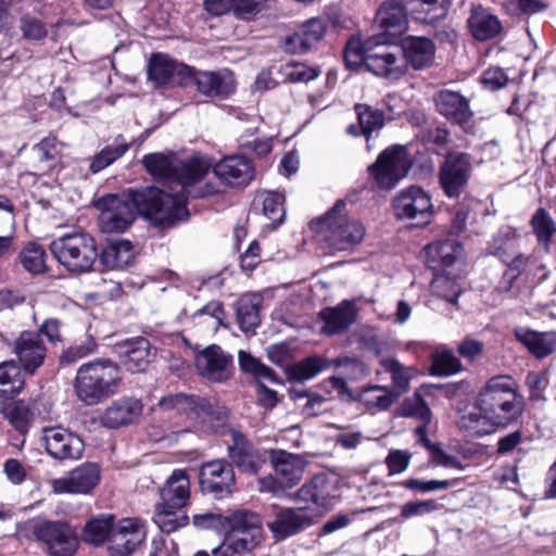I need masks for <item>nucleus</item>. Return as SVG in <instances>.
<instances>
[{"mask_svg":"<svg viewBox=\"0 0 556 556\" xmlns=\"http://www.w3.org/2000/svg\"><path fill=\"white\" fill-rule=\"evenodd\" d=\"M146 170L156 180L176 182L180 190L166 192L155 186L126 189L121 193H108L93 202L94 208H186L188 199H201L218 192L215 185L198 186L211 168L206 159L194 155L176 161L174 155L149 153L143 155Z\"/></svg>","mask_w":556,"mask_h":556,"instance_id":"f257e3e1","label":"nucleus"},{"mask_svg":"<svg viewBox=\"0 0 556 556\" xmlns=\"http://www.w3.org/2000/svg\"><path fill=\"white\" fill-rule=\"evenodd\" d=\"M239 367L256 380L257 403L266 409L276 406L277 392L267 388L265 383L281 384L282 379L269 366L244 351L239 352Z\"/></svg>","mask_w":556,"mask_h":556,"instance_id":"ddd939ff","label":"nucleus"},{"mask_svg":"<svg viewBox=\"0 0 556 556\" xmlns=\"http://www.w3.org/2000/svg\"><path fill=\"white\" fill-rule=\"evenodd\" d=\"M412 18L418 23L433 25L446 18L451 0H401Z\"/></svg>","mask_w":556,"mask_h":556,"instance_id":"4c0bfd02","label":"nucleus"},{"mask_svg":"<svg viewBox=\"0 0 556 556\" xmlns=\"http://www.w3.org/2000/svg\"><path fill=\"white\" fill-rule=\"evenodd\" d=\"M477 405L500 428L518 421L525 410L523 397L517 392L509 376H496L488 380L477 396Z\"/></svg>","mask_w":556,"mask_h":556,"instance_id":"f03ea898","label":"nucleus"},{"mask_svg":"<svg viewBox=\"0 0 556 556\" xmlns=\"http://www.w3.org/2000/svg\"><path fill=\"white\" fill-rule=\"evenodd\" d=\"M22 367L15 361L0 364V394L4 399H13L24 389L25 378Z\"/></svg>","mask_w":556,"mask_h":556,"instance_id":"37998d69","label":"nucleus"},{"mask_svg":"<svg viewBox=\"0 0 556 556\" xmlns=\"http://www.w3.org/2000/svg\"><path fill=\"white\" fill-rule=\"evenodd\" d=\"M31 533L47 545L51 556H73L78 547L75 531L63 521L35 520Z\"/></svg>","mask_w":556,"mask_h":556,"instance_id":"9b49d317","label":"nucleus"},{"mask_svg":"<svg viewBox=\"0 0 556 556\" xmlns=\"http://www.w3.org/2000/svg\"><path fill=\"white\" fill-rule=\"evenodd\" d=\"M353 111L357 123L350 124L345 132L351 137H364L367 150H370V140L378 135L386 126L387 117L382 109L375 108L367 103H355Z\"/></svg>","mask_w":556,"mask_h":556,"instance_id":"393cba45","label":"nucleus"},{"mask_svg":"<svg viewBox=\"0 0 556 556\" xmlns=\"http://www.w3.org/2000/svg\"><path fill=\"white\" fill-rule=\"evenodd\" d=\"M262 299L257 294L241 296L236 304L237 320L243 332H254L261 324L260 305Z\"/></svg>","mask_w":556,"mask_h":556,"instance_id":"a19ab883","label":"nucleus"},{"mask_svg":"<svg viewBox=\"0 0 556 556\" xmlns=\"http://www.w3.org/2000/svg\"><path fill=\"white\" fill-rule=\"evenodd\" d=\"M516 233L509 228L502 229L498 235L494 237L493 244L490 247V253L496 255L507 265V269L503 274L501 287L505 291L510 290L514 281L518 278L527 264V258L516 253Z\"/></svg>","mask_w":556,"mask_h":556,"instance_id":"f8f14e48","label":"nucleus"},{"mask_svg":"<svg viewBox=\"0 0 556 556\" xmlns=\"http://www.w3.org/2000/svg\"><path fill=\"white\" fill-rule=\"evenodd\" d=\"M198 372L212 382H224L231 376L233 357L220 346L211 344L195 356Z\"/></svg>","mask_w":556,"mask_h":556,"instance_id":"412c9836","label":"nucleus"},{"mask_svg":"<svg viewBox=\"0 0 556 556\" xmlns=\"http://www.w3.org/2000/svg\"><path fill=\"white\" fill-rule=\"evenodd\" d=\"M324 483L325 481L321 478H314L298 491L299 500L311 501L317 506H325L326 494L324 492Z\"/></svg>","mask_w":556,"mask_h":556,"instance_id":"774afa93","label":"nucleus"},{"mask_svg":"<svg viewBox=\"0 0 556 556\" xmlns=\"http://www.w3.org/2000/svg\"><path fill=\"white\" fill-rule=\"evenodd\" d=\"M516 339L536 358L549 355L554 350V334L536 332L529 328L518 327L514 331Z\"/></svg>","mask_w":556,"mask_h":556,"instance_id":"58836bf2","label":"nucleus"},{"mask_svg":"<svg viewBox=\"0 0 556 556\" xmlns=\"http://www.w3.org/2000/svg\"><path fill=\"white\" fill-rule=\"evenodd\" d=\"M413 165L414 157L406 146L391 144L368 166V178L372 188L390 191L407 177Z\"/></svg>","mask_w":556,"mask_h":556,"instance_id":"423d86ee","label":"nucleus"},{"mask_svg":"<svg viewBox=\"0 0 556 556\" xmlns=\"http://www.w3.org/2000/svg\"><path fill=\"white\" fill-rule=\"evenodd\" d=\"M270 463L276 477L260 479L262 492L277 493L285 488H292L299 483L304 471L303 459L295 454L282 450L271 451Z\"/></svg>","mask_w":556,"mask_h":556,"instance_id":"9d476101","label":"nucleus"},{"mask_svg":"<svg viewBox=\"0 0 556 556\" xmlns=\"http://www.w3.org/2000/svg\"><path fill=\"white\" fill-rule=\"evenodd\" d=\"M18 28L24 39L28 41H41L48 36L46 23L31 15H23L20 18Z\"/></svg>","mask_w":556,"mask_h":556,"instance_id":"052dcab7","label":"nucleus"},{"mask_svg":"<svg viewBox=\"0 0 556 556\" xmlns=\"http://www.w3.org/2000/svg\"><path fill=\"white\" fill-rule=\"evenodd\" d=\"M121 380V369L116 363L98 358L78 368L74 387L81 402L96 405L114 395Z\"/></svg>","mask_w":556,"mask_h":556,"instance_id":"7ed1b4c3","label":"nucleus"},{"mask_svg":"<svg viewBox=\"0 0 556 556\" xmlns=\"http://www.w3.org/2000/svg\"><path fill=\"white\" fill-rule=\"evenodd\" d=\"M364 403L378 409H388L397 397L387 387L374 386L364 391Z\"/></svg>","mask_w":556,"mask_h":556,"instance_id":"e2e57ef3","label":"nucleus"},{"mask_svg":"<svg viewBox=\"0 0 556 556\" xmlns=\"http://www.w3.org/2000/svg\"><path fill=\"white\" fill-rule=\"evenodd\" d=\"M332 367L340 368L346 379L361 380L368 374L366 364L357 357L341 356L331 359Z\"/></svg>","mask_w":556,"mask_h":556,"instance_id":"bf43d9fd","label":"nucleus"},{"mask_svg":"<svg viewBox=\"0 0 556 556\" xmlns=\"http://www.w3.org/2000/svg\"><path fill=\"white\" fill-rule=\"evenodd\" d=\"M466 24L472 38L480 42L493 40L503 31L498 16L482 4L471 5Z\"/></svg>","mask_w":556,"mask_h":556,"instance_id":"cd10ccee","label":"nucleus"},{"mask_svg":"<svg viewBox=\"0 0 556 556\" xmlns=\"http://www.w3.org/2000/svg\"><path fill=\"white\" fill-rule=\"evenodd\" d=\"M399 415L406 418H415L421 421L420 426H425L428 430V425L431 421L432 413L427 402L419 393L406 397L399 407Z\"/></svg>","mask_w":556,"mask_h":556,"instance_id":"3c124183","label":"nucleus"},{"mask_svg":"<svg viewBox=\"0 0 556 556\" xmlns=\"http://www.w3.org/2000/svg\"><path fill=\"white\" fill-rule=\"evenodd\" d=\"M97 261L103 270L125 269L134 264V245L125 239L109 240L101 251H98Z\"/></svg>","mask_w":556,"mask_h":556,"instance_id":"473e14b6","label":"nucleus"},{"mask_svg":"<svg viewBox=\"0 0 556 556\" xmlns=\"http://www.w3.org/2000/svg\"><path fill=\"white\" fill-rule=\"evenodd\" d=\"M130 146L131 144L125 140L123 135L116 136L113 144L105 146L91 157L89 165L90 172L97 174L106 168L121 159L129 150Z\"/></svg>","mask_w":556,"mask_h":556,"instance_id":"49530a36","label":"nucleus"},{"mask_svg":"<svg viewBox=\"0 0 556 556\" xmlns=\"http://www.w3.org/2000/svg\"><path fill=\"white\" fill-rule=\"evenodd\" d=\"M146 539V529L137 518H125L114 525L109 539L111 556L130 555Z\"/></svg>","mask_w":556,"mask_h":556,"instance_id":"5701e85b","label":"nucleus"},{"mask_svg":"<svg viewBox=\"0 0 556 556\" xmlns=\"http://www.w3.org/2000/svg\"><path fill=\"white\" fill-rule=\"evenodd\" d=\"M117 353L126 369L131 372L144 370L152 357L150 342L142 337L118 344Z\"/></svg>","mask_w":556,"mask_h":556,"instance_id":"c9c22d12","label":"nucleus"},{"mask_svg":"<svg viewBox=\"0 0 556 556\" xmlns=\"http://www.w3.org/2000/svg\"><path fill=\"white\" fill-rule=\"evenodd\" d=\"M114 527L113 515H102L89 520L83 531V539L86 543L94 546L102 545L110 539Z\"/></svg>","mask_w":556,"mask_h":556,"instance_id":"09e8293b","label":"nucleus"},{"mask_svg":"<svg viewBox=\"0 0 556 556\" xmlns=\"http://www.w3.org/2000/svg\"><path fill=\"white\" fill-rule=\"evenodd\" d=\"M285 80L292 84L308 83L320 74L318 67L308 66L303 63H288L283 66Z\"/></svg>","mask_w":556,"mask_h":556,"instance_id":"680f3d73","label":"nucleus"},{"mask_svg":"<svg viewBox=\"0 0 556 556\" xmlns=\"http://www.w3.org/2000/svg\"><path fill=\"white\" fill-rule=\"evenodd\" d=\"M190 497V481L181 469L173 471L165 485L161 489V502L156 505L185 508Z\"/></svg>","mask_w":556,"mask_h":556,"instance_id":"e433bc0d","label":"nucleus"},{"mask_svg":"<svg viewBox=\"0 0 556 556\" xmlns=\"http://www.w3.org/2000/svg\"><path fill=\"white\" fill-rule=\"evenodd\" d=\"M458 427L477 437H484L500 428L495 421L482 412L475 403L472 410L463 413L458 418Z\"/></svg>","mask_w":556,"mask_h":556,"instance_id":"79ce46f5","label":"nucleus"},{"mask_svg":"<svg viewBox=\"0 0 556 556\" xmlns=\"http://www.w3.org/2000/svg\"><path fill=\"white\" fill-rule=\"evenodd\" d=\"M43 433L46 450L51 457L65 460L83 455L85 444L75 433L61 427L45 429Z\"/></svg>","mask_w":556,"mask_h":556,"instance_id":"bb28decb","label":"nucleus"},{"mask_svg":"<svg viewBox=\"0 0 556 556\" xmlns=\"http://www.w3.org/2000/svg\"><path fill=\"white\" fill-rule=\"evenodd\" d=\"M3 414L21 434H25L28 431L31 413L24 402L18 401L7 404L3 408Z\"/></svg>","mask_w":556,"mask_h":556,"instance_id":"4d7b16f0","label":"nucleus"},{"mask_svg":"<svg viewBox=\"0 0 556 556\" xmlns=\"http://www.w3.org/2000/svg\"><path fill=\"white\" fill-rule=\"evenodd\" d=\"M23 267L34 274H42L46 271V252L43 248L35 242L28 243L20 254Z\"/></svg>","mask_w":556,"mask_h":556,"instance_id":"6e6d98bb","label":"nucleus"},{"mask_svg":"<svg viewBox=\"0 0 556 556\" xmlns=\"http://www.w3.org/2000/svg\"><path fill=\"white\" fill-rule=\"evenodd\" d=\"M12 352L24 374L33 376L43 365L47 348L40 333L31 330L22 331L13 342Z\"/></svg>","mask_w":556,"mask_h":556,"instance_id":"aec40b11","label":"nucleus"},{"mask_svg":"<svg viewBox=\"0 0 556 556\" xmlns=\"http://www.w3.org/2000/svg\"><path fill=\"white\" fill-rule=\"evenodd\" d=\"M381 367L391 376L392 384L390 391L399 399L409 389L410 380L414 376V367L402 365L394 357H382L379 361Z\"/></svg>","mask_w":556,"mask_h":556,"instance_id":"c03bdc74","label":"nucleus"},{"mask_svg":"<svg viewBox=\"0 0 556 556\" xmlns=\"http://www.w3.org/2000/svg\"><path fill=\"white\" fill-rule=\"evenodd\" d=\"M195 86L199 93L208 98H228L236 91L233 74L227 70L198 71L192 67L189 76V85Z\"/></svg>","mask_w":556,"mask_h":556,"instance_id":"4be33fe9","label":"nucleus"},{"mask_svg":"<svg viewBox=\"0 0 556 556\" xmlns=\"http://www.w3.org/2000/svg\"><path fill=\"white\" fill-rule=\"evenodd\" d=\"M332 367L331 359L314 354L293 364L289 368V378L292 381L303 382L315 378L321 371Z\"/></svg>","mask_w":556,"mask_h":556,"instance_id":"a18cd8bd","label":"nucleus"},{"mask_svg":"<svg viewBox=\"0 0 556 556\" xmlns=\"http://www.w3.org/2000/svg\"><path fill=\"white\" fill-rule=\"evenodd\" d=\"M192 67L164 53H153L148 64V77L155 88L172 85L188 86Z\"/></svg>","mask_w":556,"mask_h":556,"instance_id":"a211bd4d","label":"nucleus"},{"mask_svg":"<svg viewBox=\"0 0 556 556\" xmlns=\"http://www.w3.org/2000/svg\"><path fill=\"white\" fill-rule=\"evenodd\" d=\"M100 481V467L94 463H85L71 470L67 476L51 481L55 494H88Z\"/></svg>","mask_w":556,"mask_h":556,"instance_id":"b1692460","label":"nucleus"},{"mask_svg":"<svg viewBox=\"0 0 556 556\" xmlns=\"http://www.w3.org/2000/svg\"><path fill=\"white\" fill-rule=\"evenodd\" d=\"M50 251L56 261L72 273H87L98 260L94 238L85 231L65 233L53 240Z\"/></svg>","mask_w":556,"mask_h":556,"instance_id":"0eeeda50","label":"nucleus"},{"mask_svg":"<svg viewBox=\"0 0 556 556\" xmlns=\"http://www.w3.org/2000/svg\"><path fill=\"white\" fill-rule=\"evenodd\" d=\"M227 528L232 533L263 534L261 516L248 509L229 514Z\"/></svg>","mask_w":556,"mask_h":556,"instance_id":"8fccbe9b","label":"nucleus"},{"mask_svg":"<svg viewBox=\"0 0 556 556\" xmlns=\"http://www.w3.org/2000/svg\"><path fill=\"white\" fill-rule=\"evenodd\" d=\"M407 14H409L405 3H397L395 1L384 2L376 14V23L378 27L383 30L386 35L394 38L407 28Z\"/></svg>","mask_w":556,"mask_h":556,"instance_id":"f704fd0d","label":"nucleus"},{"mask_svg":"<svg viewBox=\"0 0 556 556\" xmlns=\"http://www.w3.org/2000/svg\"><path fill=\"white\" fill-rule=\"evenodd\" d=\"M326 28L327 25L323 18L313 17L285 39L283 48L289 53H305L323 39Z\"/></svg>","mask_w":556,"mask_h":556,"instance_id":"c85d7f7f","label":"nucleus"},{"mask_svg":"<svg viewBox=\"0 0 556 556\" xmlns=\"http://www.w3.org/2000/svg\"><path fill=\"white\" fill-rule=\"evenodd\" d=\"M159 406L163 410H176L179 414H186L189 418L207 425L213 430L225 425L228 418L224 408H215L206 399L198 395L169 394L159 401Z\"/></svg>","mask_w":556,"mask_h":556,"instance_id":"1a4fd4ad","label":"nucleus"},{"mask_svg":"<svg viewBox=\"0 0 556 556\" xmlns=\"http://www.w3.org/2000/svg\"><path fill=\"white\" fill-rule=\"evenodd\" d=\"M315 522V515L308 507L280 508L267 528L275 541H283L308 529Z\"/></svg>","mask_w":556,"mask_h":556,"instance_id":"6ab92c4d","label":"nucleus"},{"mask_svg":"<svg viewBox=\"0 0 556 556\" xmlns=\"http://www.w3.org/2000/svg\"><path fill=\"white\" fill-rule=\"evenodd\" d=\"M462 363L452 350H443L432 354L430 374L444 377L462 370Z\"/></svg>","mask_w":556,"mask_h":556,"instance_id":"5fc2aeb1","label":"nucleus"},{"mask_svg":"<svg viewBox=\"0 0 556 556\" xmlns=\"http://www.w3.org/2000/svg\"><path fill=\"white\" fill-rule=\"evenodd\" d=\"M199 482L203 493L211 494L215 498H224L233 491L235 471L228 460L214 459L201 466Z\"/></svg>","mask_w":556,"mask_h":556,"instance_id":"4468645a","label":"nucleus"},{"mask_svg":"<svg viewBox=\"0 0 556 556\" xmlns=\"http://www.w3.org/2000/svg\"><path fill=\"white\" fill-rule=\"evenodd\" d=\"M188 516L185 508H172L155 505L153 515L154 523L164 533H172L185 527L188 523Z\"/></svg>","mask_w":556,"mask_h":556,"instance_id":"de8ad7c7","label":"nucleus"},{"mask_svg":"<svg viewBox=\"0 0 556 556\" xmlns=\"http://www.w3.org/2000/svg\"><path fill=\"white\" fill-rule=\"evenodd\" d=\"M399 47L405 55L407 72L409 67L415 71L429 68L434 62L435 45L427 37L409 36Z\"/></svg>","mask_w":556,"mask_h":556,"instance_id":"c756f323","label":"nucleus"},{"mask_svg":"<svg viewBox=\"0 0 556 556\" xmlns=\"http://www.w3.org/2000/svg\"><path fill=\"white\" fill-rule=\"evenodd\" d=\"M437 112L448 123L459 126L468 132L472 128L475 116L470 101L459 91L441 89L433 96Z\"/></svg>","mask_w":556,"mask_h":556,"instance_id":"2eb2a0df","label":"nucleus"},{"mask_svg":"<svg viewBox=\"0 0 556 556\" xmlns=\"http://www.w3.org/2000/svg\"><path fill=\"white\" fill-rule=\"evenodd\" d=\"M266 7V0H233V15L241 21H253Z\"/></svg>","mask_w":556,"mask_h":556,"instance_id":"338daca9","label":"nucleus"},{"mask_svg":"<svg viewBox=\"0 0 556 556\" xmlns=\"http://www.w3.org/2000/svg\"><path fill=\"white\" fill-rule=\"evenodd\" d=\"M138 213L160 231L174 228L189 220L190 211H100L98 226L103 233H119L128 229Z\"/></svg>","mask_w":556,"mask_h":556,"instance_id":"6e6552de","label":"nucleus"},{"mask_svg":"<svg viewBox=\"0 0 556 556\" xmlns=\"http://www.w3.org/2000/svg\"><path fill=\"white\" fill-rule=\"evenodd\" d=\"M471 156L454 152L445 156L439 172L440 185L448 198H458L471 174Z\"/></svg>","mask_w":556,"mask_h":556,"instance_id":"f3484780","label":"nucleus"},{"mask_svg":"<svg viewBox=\"0 0 556 556\" xmlns=\"http://www.w3.org/2000/svg\"><path fill=\"white\" fill-rule=\"evenodd\" d=\"M263 539V534L232 533L227 538L235 555H241L255 548Z\"/></svg>","mask_w":556,"mask_h":556,"instance_id":"69168bd1","label":"nucleus"},{"mask_svg":"<svg viewBox=\"0 0 556 556\" xmlns=\"http://www.w3.org/2000/svg\"><path fill=\"white\" fill-rule=\"evenodd\" d=\"M214 174L226 185L243 188L255 177V166L247 156L227 155L213 167Z\"/></svg>","mask_w":556,"mask_h":556,"instance_id":"a878e982","label":"nucleus"},{"mask_svg":"<svg viewBox=\"0 0 556 556\" xmlns=\"http://www.w3.org/2000/svg\"><path fill=\"white\" fill-rule=\"evenodd\" d=\"M142 413V404L134 397L113 402L101 415L100 422L109 429H118L134 422Z\"/></svg>","mask_w":556,"mask_h":556,"instance_id":"72a5a7b5","label":"nucleus"},{"mask_svg":"<svg viewBox=\"0 0 556 556\" xmlns=\"http://www.w3.org/2000/svg\"><path fill=\"white\" fill-rule=\"evenodd\" d=\"M393 208H433L429 194L418 186L403 189L394 199Z\"/></svg>","mask_w":556,"mask_h":556,"instance_id":"603ef678","label":"nucleus"},{"mask_svg":"<svg viewBox=\"0 0 556 556\" xmlns=\"http://www.w3.org/2000/svg\"><path fill=\"white\" fill-rule=\"evenodd\" d=\"M505 11L510 15L535 14L546 9L543 0H503Z\"/></svg>","mask_w":556,"mask_h":556,"instance_id":"0e129e2a","label":"nucleus"},{"mask_svg":"<svg viewBox=\"0 0 556 556\" xmlns=\"http://www.w3.org/2000/svg\"><path fill=\"white\" fill-rule=\"evenodd\" d=\"M230 438L227 454L231 468L236 467L240 472L250 476L256 475L266 463L265 454L238 430H231Z\"/></svg>","mask_w":556,"mask_h":556,"instance_id":"dca6fc26","label":"nucleus"},{"mask_svg":"<svg viewBox=\"0 0 556 556\" xmlns=\"http://www.w3.org/2000/svg\"><path fill=\"white\" fill-rule=\"evenodd\" d=\"M319 319L324 323L321 333L334 336L346 331L356 320V308L353 302L344 300L332 307L323 308Z\"/></svg>","mask_w":556,"mask_h":556,"instance_id":"7c9ffc66","label":"nucleus"},{"mask_svg":"<svg viewBox=\"0 0 556 556\" xmlns=\"http://www.w3.org/2000/svg\"><path fill=\"white\" fill-rule=\"evenodd\" d=\"M426 265L440 271L443 268L451 267L463 253V245L456 238H445L429 243L424 249Z\"/></svg>","mask_w":556,"mask_h":556,"instance_id":"2f4dec72","label":"nucleus"},{"mask_svg":"<svg viewBox=\"0 0 556 556\" xmlns=\"http://www.w3.org/2000/svg\"><path fill=\"white\" fill-rule=\"evenodd\" d=\"M309 229L329 249L337 252L353 250L366 236L364 224L344 211H327L323 216L311 220Z\"/></svg>","mask_w":556,"mask_h":556,"instance_id":"20e7f679","label":"nucleus"},{"mask_svg":"<svg viewBox=\"0 0 556 556\" xmlns=\"http://www.w3.org/2000/svg\"><path fill=\"white\" fill-rule=\"evenodd\" d=\"M414 435L416 442L429 452L430 460L434 466L457 470L464 469V466L457 456L445 453L439 443H433L429 440L425 426H417L414 430Z\"/></svg>","mask_w":556,"mask_h":556,"instance_id":"ea45409f","label":"nucleus"},{"mask_svg":"<svg viewBox=\"0 0 556 556\" xmlns=\"http://www.w3.org/2000/svg\"><path fill=\"white\" fill-rule=\"evenodd\" d=\"M98 344L91 334H85L74 341L60 356V364L62 366L73 365L81 358L94 353Z\"/></svg>","mask_w":556,"mask_h":556,"instance_id":"864d4df0","label":"nucleus"},{"mask_svg":"<svg viewBox=\"0 0 556 556\" xmlns=\"http://www.w3.org/2000/svg\"><path fill=\"white\" fill-rule=\"evenodd\" d=\"M389 38L372 36L365 41L364 65L368 72L389 84H396L408 73L403 51L396 45H388Z\"/></svg>","mask_w":556,"mask_h":556,"instance_id":"39448f33","label":"nucleus"},{"mask_svg":"<svg viewBox=\"0 0 556 556\" xmlns=\"http://www.w3.org/2000/svg\"><path fill=\"white\" fill-rule=\"evenodd\" d=\"M433 294L446 302L456 305L462 294V286L457 279L441 275L437 276L432 281Z\"/></svg>","mask_w":556,"mask_h":556,"instance_id":"13d9d810","label":"nucleus"}]
</instances>
